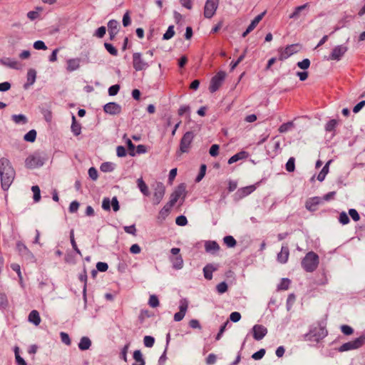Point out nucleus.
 I'll use <instances>...</instances> for the list:
<instances>
[{
    "label": "nucleus",
    "mask_w": 365,
    "mask_h": 365,
    "mask_svg": "<svg viewBox=\"0 0 365 365\" xmlns=\"http://www.w3.org/2000/svg\"><path fill=\"white\" fill-rule=\"evenodd\" d=\"M104 46L108 52L112 56H116L118 55V50L112 44L105 43Z\"/></svg>",
    "instance_id": "46"
},
{
    "label": "nucleus",
    "mask_w": 365,
    "mask_h": 365,
    "mask_svg": "<svg viewBox=\"0 0 365 365\" xmlns=\"http://www.w3.org/2000/svg\"><path fill=\"white\" fill-rule=\"evenodd\" d=\"M287 171L291 173L294 171L295 169V158L294 157L289 158L285 165Z\"/></svg>",
    "instance_id": "39"
},
{
    "label": "nucleus",
    "mask_w": 365,
    "mask_h": 365,
    "mask_svg": "<svg viewBox=\"0 0 365 365\" xmlns=\"http://www.w3.org/2000/svg\"><path fill=\"white\" fill-rule=\"evenodd\" d=\"M205 249L207 252H216L220 250V246L215 241H207L205 243Z\"/></svg>",
    "instance_id": "25"
},
{
    "label": "nucleus",
    "mask_w": 365,
    "mask_h": 365,
    "mask_svg": "<svg viewBox=\"0 0 365 365\" xmlns=\"http://www.w3.org/2000/svg\"><path fill=\"white\" fill-rule=\"evenodd\" d=\"M159 300L156 295H150L148 301V304L150 307L155 308L159 306Z\"/></svg>",
    "instance_id": "43"
},
{
    "label": "nucleus",
    "mask_w": 365,
    "mask_h": 365,
    "mask_svg": "<svg viewBox=\"0 0 365 365\" xmlns=\"http://www.w3.org/2000/svg\"><path fill=\"white\" fill-rule=\"evenodd\" d=\"M224 243L227 245V247H234L237 245V242L235 238L231 235L225 236L223 238Z\"/></svg>",
    "instance_id": "34"
},
{
    "label": "nucleus",
    "mask_w": 365,
    "mask_h": 365,
    "mask_svg": "<svg viewBox=\"0 0 365 365\" xmlns=\"http://www.w3.org/2000/svg\"><path fill=\"white\" fill-rule=\"evenodd\" d=\"M265 349H261L258 351L254 353L252 356V358L255 360H259L261 359L265 354Z\"/></svg>",
    "instance_id": "55"
},
{
    "label": "nucleus",
    "mask_w": 365,
    "mask_h": 365,
    "mask_svg": "<svg viewBox=\"0 0 365 365\" xmlns=\"http://www.w3.org/2000/svg\"><path fill=\"white\" fill-rule=\"evenodd\" d=\"M188 308V301L186 299H182L180 302L179 309L180 311L174 314V320L180 322L184 318Z\"/></svg>",
    "instance_id": "14"
},
{
    "label": "nucleus",
    "mask_w": 365,
    "mask_h": 365,
    "mask_svg": "<svg viewBox=\"0 0 365 365\" xmlns=\"http://www.w3.org/2000/svg\"><path fill=\"white\" fill-rule=\"evenodd\" d=\"M81 63V59L78 58H70L67 60L66 70L68 72L76 71L79 68Z\"/></svg>",
    "instance_id": "21"
},
{
    "label": "nucleus",
    "mask_w": 365,
    "mask_h": 365,
    "mask_svg": "<svg viewBox=\"0 0 365 365\" xmlns=\"http://www.w3.org/2000/svg\"><path fill=\"white\" fill-rule=\"evenodd\" d=\"M248 156H249V154L247 152L240 151V152L236 153L235 155H234L233 156H232L228 160V164H232L240 160L246 159L247 158H248Z\"/></svg>",
    "instance_id": "24"
},
{
    "label": "nucleus",
    "mask_w": 365,
    "mask_h": 365,
    "mask_svg": "<svg viewBox=\"0 0 365 365\" xmlns=\"http://www.w3.org/2000/svg\"><path fill=\"white\" fill-rule=\"evenodd\" d=\"M339 221L342 225H346L349 222V217L345 212H341L339 214Z\"/></svg>",
    "instance_id": "50"
},
{
    "label": "nucleus",
    "mask_w": 365,
    "mask_h": 365,
    "mask_svg": "<svg viewBox=\"0 0 365 365\" xmlns=\"http://www.w3.org/2000/svg\"><path fill=\"white\" fill-rule=\"evenodd\" d=\"M292 127H293L292 122H287V123H283L279 126V132L281 133H286Z\"/></svg>",
    "instance_id": "48"
},
{
    "label": "nucleus",
    "mask_w": 365,
    "mask_h": 365,
    "mask_svg": "<svg viewBox=\"0 0 365 365\" xmlns=\"http://www.w3.org/2000/svg\"><path fill=\"white\" fill-rule=\"evenodd\" d=\"M36 71L33 68H30L27 72V81L24 84V88L25 89H27L31 86H32L36 81Z\"/></svg>",
    "instance_id": "22"
},
{
    "label": "nucleus",
    "mask_w": 365,
    "mask_h": 365,
    "mask_svg": "<svg viewBox=\"0 0 365 365\" xmlns=\"http://www.w3.org/2000/svg\"><path fill=\"white\" fill-rule=\"evenodd\" d=\"M299 44H292L287 46L284 48H279V60L284 61L291 56L292 55L297 53L299 50Z\"/></svg>",
    "instance_id": "7"
},
{
    "label": "nucleus",
    "mask_w": 365,
    "mask_h": 365,
    "mask_svg": "<svg viewBox=\"0 0 365 365\" xmlns=\"http://www.w3.org/2000/svg\"><path fill=\"white\" fill-rule=\"evenodd\" d=\"M226 76L225 71H220L217 72L210 81L209 91L210 93L216 92L222 86Z\"/></svg>",
    "instance_id": "6"
},
{
    "label": "nucleus",
    "mask_w": 365,
    "mask_h": 365,
    "mask_svg": "<svg viewBox=\"0 0 365 365\" xmlns=\"http://www.w3.org/2000/svg\"><path fill=\"white\" fill-rule=\"evenodd\" d=\"M297 66L301 69L306 70L310 66V61L308 58H304L297 63Z\"/></svg>",
    "instance_id": "52"
},
{
    "label": "nucleus",
    "mask_w": 365,
    "mask_h": 365,
    "mask_svg": "<svg viewBox=\"0 0 365 365\" xmlns=\"http://www.w3.org/2000/svg\"><path fill=\"white\" fill-rule=\"evenodd\" d=\"M195 138V133L192 131L186 132L180 141L179 150L177 151L178 155L188 153L191 148L192 143Z\"/></svg>",
    "instance_id": "3"
},
{
    "label": "nucleus",
    "mask_w": 365,
    "mask_h": 365,
    "mask_svg": "<svg viewBox=\"0 0 365 365\" xmlns=\"http://www.w3.org/2000/svg\"><path fill=\"white\" fill-rule=\"evenodd\" d=\"M103 110L105 113L110 115H118L121 113V106L115 102H110L106 103L103 106Z\"/></svg>",
    "instance_id": "15"
},
{
    "label": "nucleus",
    "mask_w": 365,
    "mask_h": 365,
    "mask_svg": "<svg viewBox=\"0 0 365 365\" xmlns=\"http://www.w3.org/2000/svg\"><path fill=\"white\" fill-rule=\"evenodd\" d=\"M106 32V29L105 26H101L99 27L95 33V36L98 38H103Z\"/></svg>",
    "instance_id": "64"
},
{
    "label": "nucleus",
    "mask_w": 365,
    "mask_h": 365,
    "mask_svg": "<svg viewBox=\"0 0 365 365\" xmlns=\"http://www.w3.org/2000/svg\"><path fill=\"white\" fill-rule=\"evenodd\" d=\"M309 6V3H306L302 6H299L294 9V11L289 15V19H297L301 12Z\"/></svg>",
    "instance_id": "29"
},
{
    "label": "nucleus",
    "mask_w": 365,
    "mask_h": 365,
    "mask_svg": "<svg viewBox=\"0 0 365 365\" xmlns=\"http://www.w3.org/2000/svg\"><path fill=\"white\" fill-rule=\"evenodd\" d=\"M34 48L36 50H46L47 46L42 41H36L34 43Z\"/></svg>",
    "instance_id": "59"
},
{
    "label": "nucleus",
    "mask_w": 365,
    "mask_h": 365,
    "mask_svg": "<svg viewBox=\"0 0 365 365\" xmlns=\"http://www.w3.org/2000/svg\"><path fill=\"white\" fill-rule=\"evenodd\" d=\"M241 319V314L240 312H233L230 315V319L233 322H237Z\"/></svg>",
    "instance_id": "63"
},
{
    "label": "nucleus",
    "mask_w": 365,
    "mask_h": 365,
    "mask_svg": "<svg viewBox=\"0 0 365 365\" xmlns=\"http://www.w3.org/2000/svg\"><path fill=\"white\" fill-rule=\"evenodd\" d=\"M331 163V160L328 161L326 165L323 167L321 172L319 173L317 176V180L320 182L323 181L327 175V174L329 173V165Z\"/></svg>",
    "instance_id": "31"
},
{
    "label": "nucleus",
    "mask_w": 365,
    "mask_h": 365,
    "mask_svg": "<svg viewBox=\"0 0 365 365\" xmlns=\"http://www.w3.org/2000/svg\"><path fill=\"white\" fill-rule=\"evenodd\" d=\"M185 195V186L184 184H180L177 189L171 194L170 201L168 204L170 207H173L178 200L180 197Z\"/></svg>",
    "instance_id": "13"
},
{
    "label": "nucleus",
    "mask_w": 365,
    "mask_h": 365,
    "mask_svg": "<svg viewBox=\"0 0 365 365\" xmlns=\"http://www.w3.org/2000/svg\"><path fill=\"white\" fill-rule=\"evenodd\" d=\"M171 207H170L169 204H167L160 210L158 219L160 222L165 220V218L168 216Z\"/></svg>",
    "instance_id": "28"
},
{
    "label": "nucleus",
    "mask_w": 365,
    "mask_h": 365,
    "mask_svg": "<svg viewBox=\"0 0 365 365\" xmlns=\"http://www.w3.org/2000/svg\"><path fill=\"white\" fill-rule=\"evenodd\" d=\"M337 124H338V121L336 120H335V119L330 120L326 124L325 129L328 132L333 131V130H334V129L336 127Z\"/></svg>",
    "instance_id": "40"
},
{
    "label": "nucleus",
    "mask_w": 365,
    "mask_h": 365,
    "mask_svg": "<svg viewBox=\"0 0 365 365\" xmlns=\"http://www.w3.org/2000/svg\"><path fill=\"white\" fill-rule=\"evenodd\" d=\"M227 290V284L222 282L217 285V291L219 294H223Z\"/></svg>",
    "instance_id": "56"
},
{
    "label": "nucleus",
    "mask_w": 365,
    "mask_h": 365,
    "mask_svg": "<svg viewBox=\"0 0 365 365\" xmlns=\"http://www.w3.org/2000/svg\"><path fill=\"white\" fill-rule=\"evenodd\" d=\"M341 331L344 335H351L354 332V329L348 325H342L341 327Z\"/></svg>",
    "instance_id": "58"
},
{
    "label": "nucleus",
    "mask_w": 365,
    "mask_h": 365,
    "mask_svg": "<svg viewBox=\"0 0 365 365\" xmlns=\"http://www.w3.org/2000/svg\"><path fill=\"white\" fill-rule=\"evenodd\" d=\"M138 187L145 195L148 196L149 195L148 187L142 178H139L137 180Z\"/></svg>",
    "instance_id": "32"
},
{
    "label": "nucleus",
    "mask_w": 365,
    "mask_h": 365,
    "mask_svg": "<svg viewBox=\"0 0 365 365\" xmlns=\"http://www.w3.org/2000/svg\"><path fill=\"white\" fill-rule=\"evenodd\" d=\"M252 332L254 339L259 341L267 334V329L263 325L256 324L252 327Z\"/></svg>",
    "instance_id": "17"
},
{
    "label": "nucleus",
    "mask_w": 365,
    "mask_h": 365,
    "mask_svg": "<svg viewBox=\"0 0 365 365\" xmlns=\"http://www.w3.org/2000/svg\"><path fill=\"white\" fill-rule=\"evenodd\" d=\"M71 130L76 136L80 135L81 132V124L76 122V117L74 115H72Z\"/></svg>",
    "instance_id": "30"
},
{
    "label": "nucleus",
    "mask_w": 365,
    "mask_h": 365,
    "mask_svg": "<svg viewBox=\"0 0 365 365\" xmlns=\"http://www.w3.org/2000/svg\"><path fill=\"white\" fill-rule=\"evenodd\" d=\"M365 336H361L353 341L343 344L339 349V351L344 352L349 350L358 349L364 345Z\"/></svg>",
    "instance_id": "4"
},
{
    "label": "nucleus",
    "mask_w": 365,
    "mask_h": 365,
    "mask_svg": "<svg viewBox=\"0 0 365 365\" xmlns=\"http://www.w3.org/2000/svg\"><path fill=\"white\" fill-rule=\"evenodd\" d=\"M144 344L146 347H152L155 343V339L151 336H145L143 339Z\"/></svg>",
    "instance_id": "51"
},
{
    "label": "nucleus",
    "mask_w": 365,
    "mask_h": 365,
    "mask_svg": "<svg viewBox=\"0 0 365 365\" xmlns=\"http://www.w3.org/2000/svg\"><path fill=\"white\" fill-rule=\"evenodd\" d=\"M349 214L354 221L357 222L360 220L359 214L355 209H350Z\"/></svg>",
    "instance_id": "61"
},
{
    "label": "nucleus",
    "mask_w": 365,
    "mask_h": 365,
    "mask_svg": "<svg viewBox=\"0 0 365 365\" xmlns=\"http://www.w3.org/2000/svg\"><path fill=\"white\" fill-rule=\"evenodd\" d=\"M120 90V86L118 84L113 85L108 88V94L110 96H115Z\"/></svg>",
    "instance_id": "62"
},
{
    "label": "nucleus",
    "mask_w": 365,
    "mask_h": 365,
    "mask_svg": "<svg viewBox=\"0 0 365 365\" xmlns=\"http://www.w3.org/2000/svg\"><path fill=\"white\" fill-rule=\"evenodd\" d=\"M44 163V158L39 153H35L29 155L25 160V165L27 168L33 169L40 167Z\"/></svg>",
    "instance_id": "5"
},
{
    "label": "nucleus",
    "mask_w": 365,
    "mask_h": 365,
    "mask_svg": "<svg viewBox=\"0 0 365 365\" xmlns=\"http://www.w3.org/2000/svg\"><path fill=\"white\" fill-rule=\"evenodd\" d=\"M174 34H175L174 26H170L168 27V30L166 31V32L163 34V38L164 40H169L174 36Z\"/></svg>",
    "instance_id": "47"
},
{
    "label": "nucleus",
    "mask_w": 365,
    "mask_h": 365,
    "mask_svg": "<svg viewBox=\"0 0 365 365\" xmlns=\"http://www.w3.org/2000/svg\"><path fill=\"white\" fill-rule=\"evenodd\" d=\"M130 12L127 11L123 16V26L127 27L130 24Z\"/></svg>",
    "instance_id": "57"
},
{
    "label": "nucleus",
    "mask_w": 365,
    "mask_h": 365,
    "mask_svg": "<svg viewBox=\"0 0 365 365\" xmlns=\"http://www.w3.org/2000/svg\"><path fill=\"white\" fill-rule=\"evenodd\" d=\"M118 26L119 23L116 20L112 19L108 23V30L118 31Z\"/></svg>",
    "instance_id": "41"
},
{
    "label": "nucleus",
    "mask_w": 365,
    "mask_h": 365,
    "mask_svg": "<svg viewBox=\"0 0 365 365\" xmlns=\"http://www.w3.org/2000/svg\"><path fill=\"white\" fill-rule=\"evenodd\" d=\"M16 173L10 160L6 158L0 159L1 185L4 190H8L15 178Z\"/></svg>",
    "instance_id": "1"
},
{
    "label": "nucleus",
    "mask_w": 365,
    "mask_h": 365,
    "mask_svg": "<svg viewBox=\"0 0 365 365\" xmlns=\"http://www.w3.org/2000/svg\"><path fill=\"white\" fill-rule=\"evenodd\" d=\"M125 143L127 144V146H128V148L129 150V154L131 156H134L135 155V147L134 144L132 143V141L130 138H127L125 140Z\"/></svg>",
    "instance_id": "53"
},
{
    "label": "nucleus",
    "mask_w": 365,
    "mask_h": 365,
    "mask_svg": "<svg viewBox=\"0 0 365 365\" xmlns=\"http://www.w3.org/2000/svg\"><path fill=\"white\" fill-rule=\"evenodd\" d=\"M36 138V131L35 130H29L24 137V140L33 143Z\"/></svg>",
    "instance_id": "37"
},
{
    "label": "nucleus",
    "mask_w": 365,
    "mask_h": 365,
    "mask_svg": "<svg viewBox=\"0 0 365 365\" xmlns=\"http://www.w3.org/2000/svg\"><path fill=\"white\" fill-rule=\"evenodd\" d=\"M133 66L136 71L146 70L149 67V63L142 57L140 53H134L133 54Z\"/></svg>",
    "instance_id": "8"
},
{
    "label": "nucleus",
    "mask_w": 365,
    "mask_h": 365,
    "mask_svg": "<svg viewBox=\"0 0 365 365\" xmlns=\"http://www.w3.org/2000/svg\"><path fill=\"white\" fill-rule=\"evenodd\" d=\"M31 190L34 192V200L38 202L41 199L40 188L38 185H34L31 187Z\"/></svg>",
    "instance_id": "42"
},
{
    "label": "nucleus",
    "mask_w": 365,
    "mask_h": 365,
    "mask_svg": "<svg viewBox=\"0 0 365 365\" xmlns=\"http://www.w3.org/2000/svg\"><path fill=\"white\" fill-rule=\"evenodd\" d=\"M91 346V341L88 336H83L78 344V348L81 351L89 349Z\"/></svg>",
    "instance_id": "26"
},
{
    "label": "nucleus",
    "mask_w": 365,
    "mask_h": 365,
    "mask_svg": "<svg viewBox=\"0 0 365 365\" xmlns=\"http://www.w3.org/2000/svg\"><path fill=\"white\" fill-rule=\"evenodd\" d=\"M302 267L308 272H314L319 264V257L314 252H309L302 261Z\"/></svg>",
    "instance_id": "2"
},
{
    "label": "nucleus",
    "mask_w": 365,
    "mask_h": 365,
    "mask_svg": "<svg viewBox=\"0 0 365 365\" xmlns=\"http://www.w3.org/2000/svg\"><path fill=\"white\" fill-rule=\"evenodd\" d=\"M353 19L352 16H346L339 21V26L335 30L342 28L346 26V24L349 22Z\"/></svg>",
    "instance_id": "49"
},
{
    "label": "nucleus",
    "mask_w": 365,
    "mask_h": 365,
    "mask_svg": "<svg viewBox=\"0 0 365 365\" xmlns=\"http://www.w3.org/2000/svg\"><path fill=\"white\" fill-rule=\"evenodd\" d=\"M219 0H207L204 8V16L205 18H212L218 7Z\"/></svg>",
    "instance_id": "10"
},
{
    "label": "nucleus",
    "mask_w": 365,
    "mask_h": 365,
    "mask_svg": "<svg viewBox=\"0 0 365 365\" xmlns=\"http://www.w3.org/2000/svg\"><path fill=\"white\" fill-rule=\"evenodd\" d=\"M180 250L177 247L172 248L170 250L171 254L173 255L170 257V261L173 267L175 269H180L183 267V259L182 256L179 255Z\"/></svg>",
    "instance_id": "9"
},
{
    "label": "nucleus",
    "mask_w": 365,
    "mask_h": 365,
    "mask_svg": "<svg viewBox=\"0 0 365 365\" xmlns=\"http://www.w3.org/2000/svg\"><path fill=\"white\" fill-rule=\"evenodd\" d=\"M291 281L287 278L282 279L280 283L277 286L279 290H287L289 289Z\"/></svg>",
    "instance_id": "38"
},
{
    "label": "nucleus",
    "mask_w": 365,
    "mask_h": 365,
    "mask_svg": "<svg viewBox=\"0 0 365 365\" xmlns=\"http://www.w3.org/2000/svg\"><path fill=\"white\" fill-rule=\"evenodd\" d=\"M347 51L348 47L345 45L336 46L332 49L329 60L340 61Z\"/></svg>",
    "instance_id": "11"
},
{
    "label": "nucleus",
    "mask_w": 365,
    "mask_h": 365,
    "mask_svg": "<svg viewBox=\"0 0 365 365\" xmlns=\"http://www.w3.org/2000/svg\"><path fill=\"white\" fill-rule=\"evenodd\" d=\"M115 168V165L110 162H106L101 164L100 169L102 172H112Z\"/></svg>",
    "instance_id": "33"
},
{
    "label": "nucleus",
    "mask_w": 365,
    "mask_h": 365,
    "mask_svg": "<svg viewBox=\"0 0 365 365\" xmlns=\"http://www.w3.org/2000/svg\"><path fill=\"white\" fill-rule=\"evenodd\" d=\"M322 203V199L319 197H313L307 200L305 207L311 212L316 211L319 205Z\"/></svg>",
    "instance_id": "18"
},
{
    "label": "nucleus",
    "mask_w": 365,
    "mask_h": 365,
    "mask_svg": "<svg viewBox=\"0 0 365 365\" xmlns=\"http://www.w3.org/2000/svg\"><path fill=\"white\" fill-rule=\"evenodd\" d=\"M217 268L212 264H207L203 268L204 277L206 279L210 280L212 279V272L216 271Z\"/></svg>",
    "instance_id": "23"
},
{
    "label": "nucleus",
    "mask_w": 365,
    "mask_h": 365,
    "mask_svg": "<svg viewBox=\"0 0 365 365\" xmlns=\"http://www.w3.org/2000/svg\"><path fill=\"white\" fill-rule=\"evenodd\" d=\"M165 192V188L164 185L162 182H157L155 186L153 199L154 205H158L160 202V201L163 198Z\"/></svg>",
    "instance_id": "12"
},
{
    "label": "nucleus",
    "mask_w": 365,
    "mask_h": 365,
    "mask_svg": "<svg viewBox=\"0 0 365 365\" xmlns=\"http://www.w3.org/2000/svg\"><path fill=\"white\" fill-rule=\"evenodd\" d=\"M317 330L315 329L313 332L314 336H318L317 339H323L327 335V331L324 327H319V333H317Z\"/></svg>",
    "instance_id": "44"
},
{
    "label": "nucleus",
    "mask_w": 365,
    "mask_h": 365,
    "mask_svg": "<svg viewBox=\"0 0 365 365\" xmlns=\"http://www.w3.org/2000/svg\"><path fill=\"white\" fill-rule=\"evenodd\" d=\"M70 240L71 244L72 245L73 249L75 250V252L78 254L80 256H82L81 252L78 249L77 244L76 242L75 238H74V231L73 230H71L70 232Z\"/></svg>",
    "instance_id": "36"
},
{
    "label": "nucleus",
    "mask_w": 365,
    "mask_h": 365,
    "mask_svg": "<svg viewBox=\"0 0 365 365\" xmlns=\"http://www.w3.org/2000/svg\"><path fill=\"white\" fill-rule=\"evenodd\" d=\"M29 321L36 326H38L41 322V317L38 312L36 310H32L29 314Z\"/></svg>",
    "instance_id": "27"
},
{
    "label": "nucleus",
    "mask_w": 365,
    "mask_h": 365,
    "mask_svg": "<svg viewBox=\"0 0 365 365\" xmlns=\"http://www.w3.org/2000/svg\"><path fill=\"white\" fill-rule=\"evenodd\" d=\"M79 279L81 282L84 283L83 293L84 298L86 299L87 274L85 269L83 270V273L79 275Z\"/></svg>",
    "instance_id": "45"
},
{
    "label": "nucleus",
    "mask_w": 365,
    "mask_h": 365,
    "mask_svg": "<svg viewBox=\"0 0 365 365\" xmlns=\"http://www.w3.org/2000/svg\"><path fill=\"white\" fill-rule=\"evenodd\" d=\"M219 149H220V147L217 144H213L210 148V150H209V153L211 156L212 157H216L217 155H218L219 154Z\"/></svg>",
    "instance_id": "54"
},
{
    "label": "nucleus",
    "mask_w": 365,
    "mask_h": 365,
    "mask_svg": "<svg viewBox=\"0 0 365 365\" xmlns=\"http://www.w3.org/2000/svg\"><path fill=\"white\" fill-rule=\"evenodd\" d=\"M12 120L14 123L19 124H26L27 123L26 117L23 114L13 115L11 116Z\"/></svg>",
    "instance_id": "35"
},
{
    "label": "nucleus",
    "mask_w": 365,
    "mask_h": 365,
    "mask_svg": "<svg viewBox=\"0 0 365 365\" xmlns=\"http://www.w3.org/2000/svg\"><path fill=\"white\" fill-rule=\"evenodd\" d=\"M256 189L255 185H249L237 190L235 194V199L240 200L251 194Z\"/></svg>",
    "instance_id": "16"
},
{
    "label": "nucleus",
    "mask_w": 365,
    "mask_h": 365,
    "mask_svg": "<svg viewBox=\"0 0 365 365\" xmlns=\"http://www.w3.org/2000/svg\"><path fill=\"white\" fill-rule=\"evenodd\" d=\"M175 222L178 225L185 226L187 224V220L184 215H180L176 218Z\"/></svg>",
    "instance_id": "60"
},
{
    "label": "nucleus",
    "mask_w": 365,
    "mask_h": 365,
    "mask_svg": "<svg viewBox=\"0 0 365 365\" xmlns=\"http://www.w3.org/2000/svg\"><path fill=\"white\" fill-rule=\"evenodd\" d=\"M289 256V251L287 246H282L281 251L277 255V261L281 264H284L287 262Z\"/></svg>",
    "instance_id": "20"
},
{
    "label": "nucleus",
    "mask_w": 365,
    "mask_h": 365,
    "mask_svg": "<svg viewBox=\"0 0 365 365\" xmlns=\"http://www.w3.org/2000/svg\"><path fill=\"white\" fill-rule=\"evenodd\" d=\"M0 64L13 69H20L21 63L10 58H0Z\"/></svg>",
    "instance_id": "19"
}]
</instances>
